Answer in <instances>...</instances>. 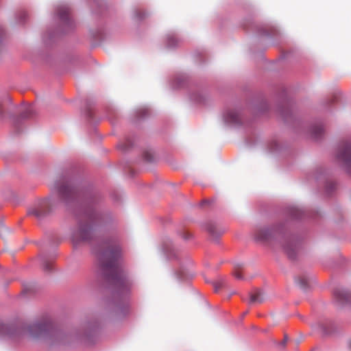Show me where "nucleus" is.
I'll return each mask as SVG.
<instances>
[{
    "instance_id": "11",
    "label": "nucleus",
    "mask_w": 351,
    "mask_h": 351,
    "mask_svg": "<svg viewBox=\"0 0 351 351\" xmlns=\"http://www.w3.org/2000/svg\"><path fill=\"white\" fill-rule=\"evenodd\" d=\"M70 9L66 5H62L57 8V14L60 19L66 21L69 19Z\"/></svg>"
},
{
    "instance_id": "9",
    "label": "nucleus",
    "mask_w": 351,
    "mask_h": 351,
    "mask_svg": "<svg viewBox=\"0 0 351 351\" xmlns=\"http://www.w3.org/2000/svg\"><path fill=\"white\" fill-rule=\"evenodd\" d=\"M336 299L341 304L351 302V293L346 289H337L335 291Z\"/></svg>"
},
{
    "instance_id": "21",
    "label": "nucleus",
    "mask_w": 351,
    "mask_h": 351,
    "mask_svg": "<svg viewBox=\"0 0 351 351\" xmlns=\"http://www.w3.org/2000/svg\"><path fill=\"white\" fill-rule=\"evenodd\" d=\"M2 328H3V330H4V329H5V330H7V326H2Z\"/></svg>"
},
{
    "instance_id": "7",
    "label": "nucleus",
    "mask_w": 351,
    "mask_h": 351,
    "mask_svg": "<svg viewBox=\"0 0 351 351\" xmlns=\"http://www.w3.org/2000/svg\"><path fill=\"white\" fill-rule=\"evenodd\" d=\"M337 158L341 160L351 172V143L341 145L337 154Z\"/></svg>"
},
{
    "instance_id": "3",
    "label": "nucleus",
    "mask_w": 351,
    "mask_h": 351,
    "mask_svg": "<svg viewBox=\"0 0 351 351\" xmlns=\"http://www.w3.org/2000/svg\"><path fill=\"white\" fill-rule=\"evenodd\" d=\"M93 253L96 272L101 278H110V241L108 237H97L95 240Z\"/></svg>"
},
{
    "instance_id": "17",
    "label": "nucleus",
    "mask_w": 351,
    "mask_h": 351,
    "mask_svg": "<svg viewBox=\"0 0 351 351\" xmlns=\"http://www.w3.org/2000/svg\"><path fill=\"white\" fill-rule=\"evenodd\" d=\"M234 275L235 278H237L238 279L242 278V274L239 269L235 270V271L234 272Z\"/></svg>"
},
{
    "instance_id": "13",
    "label": "nucleus",
    "mask_w": 351,
    "mask_h": 351,
    "mask_svg": "<svg viewBox=\"0 0 351 351\" xmlns=\"http://www.w3.org/2000/svg\"><path fill=\"white\" fill-rule=\"evenodd\" d=\"M146 12L141 10H136L134 12V18L136 21L143 19L146 16Z\"/></svg>"
},
{
    "instance_id": "12",
    "label": "nucleus",
    "mask_w": 351,
    "mask_h": 351,
    "mask_svg": "<svg viewBox=\"0 0 351 351\" xmlns=\"http://www.w3.org/2000/svg\"><path fill=\"white\" fill-rule=\"evenodd\" d=\"M206 230L208 232V233L212 236H215L217 233L216 226L215 224L212 223H208L206 225Z\"/></svg>"
},
{
    "instance_id": "20",
    "label": "nucleus",
    "mask_w": 351,
    "mask_h": 351,
    "mask_svg": "<svg viewBox=\"0 0 351 351\" xmlns=\"http://www.w3.org/2000/svg\"><path fill=\"white\" fill-rule=\"evenodd\" d=\"M348 348H349V350L351 351V340H350V341H348Z\"/></svg>"
},
{
    "instance_id": "23",
    "label": "nucleus",
    "mask_w": 351,
    "mask_h": 351,
    "mask_svg": "<svg viewBox=\"0 0 351 351\" xmlns=\"http://www.w3.org/2000/svg\"><path fill=\"white\" fill-rule=\"evenodd\" d=\"M2 228H3V226H0V229Z\"/></svg>"
},
{
    "instance_id": "22",
    "label": "nucleus",
    "mask_w": 351,
    "mask_h": 351,
    "mask_svg": "<svg viewBox=\"0 0 351 351\" xmlns=\"http://www.w3.org/2000/svg\"><path fill=\"white\" fill-rule=\"evenodd\" d=\"M207 203V201H203L202 204H206Z\"/></svg>"
},
{
    "instance_id": "15",
    "label": "nucleus",
    "mask_w": 351,
    "mask_h": 351,
    "mask_svg": "<svg viewBox=\"0 0 351 351\" xmlns=\"http://www.w3.org/2000/svg\"><path fill=\"white\" fill-rule=\"evenodd\" d=\"M228 117L230 119V121L232 122H237L238 121V116L235 112H229Z\"/></svg>"
},
{
    "instance_id": "19",
    "label": "nucleus",
    "mask_w": 351,
    "mask_h": 351,
    "mask_svg": "<svg viewBox=\"0 0 351 351\" xmlns=\"http://www.w3.org/2000/svg\"><path fill=\"white\" fill-rule=\"evenodd\" d=\"M112 196H113V197H114V200H115L116 202H118V201H119V197H118V195H117V194H115V193L111 194V197H112Z\"/></svg>"
},
{
    "instance_id": "14",
    "label": "nucleus",
    "mask_w": 351,
    "mask_h": 351,
    "mask_svg": "<svg viewBox=\"0 0 351 351\" xmlns=\"http://www.w3.org/2000/svg\"><path fill=\"white\" fill-rule=\"evenodd\" d=\"M323 129L321 126H316L313 128V134L315 138H318L322 133Z\"/></svg>"
},
{
    "instance_id": "8",
    "label": "nucleus",
    "mask_w": 351,
    "mask_h": 351,
    "mask_svg": "<svg viewBox=\"0 0 351 351\" xmlns=\"http://www.w3.org/2000/svg\"><path fill=\"white\" fill-rule=\"evenodd\" d=\"M282 247L289 258H293L295 257L297 249L295 241L290 239H285Z\"/></svg>"
},
{
    "instance_id": "4",
    "label": "nucleus",
    "mask_w": 351,
    "mask_h": 351,
    "mask_svg": "<svg viewBox=\"0 0 351 351\" xmlns=\"http://www.w3.org/2000/svg\"><path fill=\"white\" fill-rule=\"evenodd\" d=\"M27 332L30 336L35 337L45 335L51 336L57 339L62 337V333L56 328L53 324L49 320L34 323L29 326Z\"/></svg>"
},
{
    "instance_id": "6",
    "label": "nucleus",
    "mask_w": 351,
    "mask_h": 351,
    "mask_svg": "<svg viewBox=\"0 0 351 351\" xmlns=\"http://www.w3.org/2000/svg\"><path fill=\"white\" fill-rule=\"evenodd\" d=\"M280 234V231L276 227H265L256 231L255 238L261 241H270L273 239H279Z\"/></svg>"
},
{
    "instance_id": "16",
    "label": "nucleus",
    "mask_w": 351,
    "mask_h": 351,
    "mask_svg": "<svg viewBox=\"0 0 351 351\" xmlns=\"http://www.w3.org/2000/svg\"><path fill=\"white\" fill-rule=\"evenodd\" d=\"M43 267L45 270L50 271L52 269L53 265L51 262L45 261L43 263Z\"/></svg>"
},
{
    "instance_id": "1",
    "label": "nucleus",
    "mask_w": 351,
    "mask_h": 351,
    "mask_svg": "<svg viewBox=\"0 0 351 351\" xmlns=\"http://www.w3.org/2000/svg\"><path fill=\"white\" fill-rule=\"evenodd\" d=\"M111 318L118 319L129 311L127 298L132 282L124 269V258L119 243L111 237Z\"/></svg>"
},
{
    "instance_id": "18",
    "label": "nucleus",
    "mask_w": 351,
    "mask_h": 351,
    "mask_svg": "<svg viewBox=\"0 0 351 351\" xmlns=\"http://www.w3.org/2000/svg\"><path fill=\"white\" fill-rule=\"evenodd\" d=\"M145 158L147 160L149 161L152 159V155L151 154L146 153L145 154Z\"/></svg>"
},
{
    "instance_id": "2",
    "label": "nucleus",
    "mask_w": 351,
    "mask_h": 351,
    "mask_svg": "<svg viewBox=\"0 0 351 351\" xmlns=\"http://www.w3.org/2000/svg\"><path fill=\"white\" fill-rule=\"evenodd\" d=\"M54 193L47 199L39 202L28 210L29 215L40 218L52 211L60 202L69 203L75 199L78 190L71 180L61 178L54 184Z\"/></svg>"
},
{
    "instance_id": "10",
    "label": "nucleus",
    "mask_w": 351,
    "mask_h": 351,
    "mask_svg": "<svg viewBox=\"0 0 351 351\" xmlns=\"http://www.w3.org/2000/svg\"><path fill=\"white\" fill-rule=\"evenodd\" d=\"M265 300L263 292L259 289H255L250 293V304H261Z\"/></svg>"
},
{
    "instance_id": "5",
    "label": "nucleus",
    "mask_w": 351,
    "mask_h": 351,
    "mask_svg": "<svg viewBox=\"0 0 351 351\" xmlns=\"http://www.w3.org/2000/svg\"><path fill=\"white\" fill-rule=\"evenodd\" d=\"M93 239V230L88 224L79 225L72 234V240L75 244L80 242H90Z\"/></svg>"
}]
</instances>
